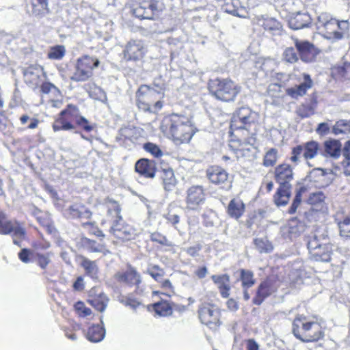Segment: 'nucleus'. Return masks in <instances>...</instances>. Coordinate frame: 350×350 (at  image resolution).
<instances>
[{
  "mask_svg": "<svg viewBox=\"0 0 350 350\" xmlns=\"http://www.w3.org/2000/svg\"><path fill=\"white\" fill-rule=\"evenodd\" d=\"M161 129L164 133L180 143L189 142L195 133L188 117L174 113L163 120Z\"/></svg>",
  "mask_w": 350,
  "mask_h": 350,
  "instance_id": "obj_1",
  "label": "nucleus"
},
{
  "mask_svg": "<svg viewBox=\"0 0 350 350\" xmlns=\"http://www.w3.org/2000/svg\"><path fill=\"white\" fill-rule=\"evenodd\" d=\"M306 242L312 260L321 262L330 261L332 247L325 229H317L306 237Z\"/></svg>",
  "mask_w": 350,
  "mask_h": 350,
  "instance_id": "obj_2",
  "label": "nucleus"
},
{
  "mask_svg": "<svg viewBox=\"0 0 350 350\" xmlns=\"http://www.w3.org/2000/svg\"><path fill=\"white\" fill-rule=\"evenodd\" d=\"M275 179L280 187L273 196V202L277 206H286L291 196V181L293 179V168L289 164L283 163L275 169Z\"/></svg>",
  "mask_w": 350,
  "mask_h": 350,
  "instance_id": "obj_3",
  "label": "nucleus"
},
{
  "mask_svg": "<svg viewBox=\"0 0 350 350\" xmlns=\"http://www.w3.org/2000/svg\"><path fill=\"white\" fill-rule=\"evenodd\" d=\"M293 333L304 342H315L322 338L324 332L316 321H309L304 315H297L293 323Z\"/></svg>",
  "mask_w": 350,
  "mask_h": 350,
  "instance_id": "obj_4",
  "label": "nucleus"
},
{
  "mask_svg": "<svg viewBox=\"0 0 350 350\" xmlns=\"http://www.w3.org/2000/svg\"><path fill=\"white\" fill-rule=\"evenodd\" d=\"M210 94L223 102L234 101L240 93L241 88L230 79L217 78L208 83Z\"/></svg>",
  "mask_w": 350,
  "mask_h": 350,
  "instance_id": "obj_5",
  "label": "nucleus"
},
{
  "mask_svg": "<svg viewBox=\"0 0 350 350\" xmlns=\"http://www.w3.org/2000/svg\"><path fill=\"white\" fill-rule=\"evenodd\" d=\"M121 208L117 202H111V207L108 210V215L111 217L110 232L118 239L128 241L135 238L137 230L131 226L126 224L120 215Z\"/></svg>",
  "mask_w": 350,
  "mask_h": 350,
  "instance_id": "obj_6",
  "label": "nucleus"
},
{
  "mask_svg": "<svg viewBox=\"0 0 350 350\" xmlns=\"http://www.w3.org/2000/svg\"><path fill=\"white\" fill-rule=\"evenodd\" d=\"M135 96L137 107L145 112L156 113L163 107V103L157 100L159 93L147 85H141Z\"/></svg>",
  "mask_w": 350,
  "mask_h": 350,
  "instance_id": "obj_7",
  "label": "nucleus"
},
{
  "mask_svg": "<svg viewBox=\"0 0 350 350\" xmlns=\"http://www.w3.org/2000/svg\"><path fill=\"white\" fill-rule=\"evenodd\" d=\"M100 64V61L90 55H83L77 59L75 64V70L70 79L76 82L88 81L93 75V70Z\"/></svg>",
  "mask_w": 350,
  "mask_h": 350,
  "instance_id": "obj_8",
  "label": "nucleus"
},
{
  "mask_svg": "<svg viewBox=\"0 0 350 350\" xmlns=\"http://www.w3.org/2000/svg\"><path fill=\"white\" fill-rule=\"evenodd\" d=\"M258 120V114L247 107L239 108L232 118L230 129L239 131L245 129L248 131L252 124Z\"/></svg>",
  "mask_w": 350,
  "mask_h": 350,
  "instance_id": "obj_9",
  "label": "nucleus"
},
{
  "mask_svg": "<svg viewBox=\"0 0 350 350\" xmlns=\"http://www.w3.org/2000/svg\"><path fill=\"white\" fill-rule=\"evenodd\" d=\"M200 322L211 329H216L221 325L220 312L214 305L204 303L198 310Z\"/></svg>",
  "mask_w": 350,
  "mask_h": 350,
  "instance_id": "obj_10",
  "label": "nucleus"
},
{
  "mask_svg": "<svg viewBox=\"0 0 350 350\" xmlns=\"http://www.w3.org/2000/svg\"><path fill=\"white\" fill-rule=\"evenodd\" d=\"M159 2L156 0H139L131 11L133 14L140 19L153 20L161 10L159 8Z\"/></svg>",
  "mask_w": 350,
  "mask_h": 350,
  "instance_id": "obj_11",
  "label": "nucleus"
},
{
  "mask_svg": "<svg viewBox=\"0 0 350 350\" xmlns=\"http://www.w3.org/2000/svg\"><path fill=\"white\" fill-rule=\"evenodd\" d=\"M206 200L205 189L202 185H192L186 191L185 203L187 208L198 211Z\"/></svg>",
  "mask_w": 350,
  "mask_h": 350,
  "instance_id": "obj_12",
  "label": "nucleus"
},
{
  "mask_svg": "<svg viewBox=\"0 0 350 350\" xmlns=\"http://www.w3.org/2000/svg\"><path fill=\"white\" fill-rule=\"evenodd\" d=\"M293 42L302 62L312 63L316 60L317 55L320 53V50L312 42L299 38H293Z\"/></svg>",
  "mask_w": 350,
  "mask_h": 350,
  "instance_id": "obj_13",
  "label": "nucleus"
},
{
  "mask_svg": "<svg viewBox=\"0 0 350 350\" xmlns=\"http://www.w3.org/2000/svg\"><path fill=\"white\" fill-rule=\"evenodd\" d=\"M146 49L141 40L129 41L123 51L124 58L126 61H139L144 57Z\"/></svg>",
  "mask_w": 350,
  "mask_h": 350,
  "instance_id": "obj_14",
  "label": "nucleus"
},
{
  "mask_svg": "<svg viewBox=\"0 0 350 350\" xmlns=\"http://www.w3.org/2000/svg\"><path fill=\"white\" fill-rule=\"evenodd\" d=\"M206 176L211 183L218 185L221 188L229 189L230 187L228 172L219 166L208 167L206 170Z\"/></svg>",
  "mask_w": 350,
  "mask_h": 350,
  "instance_id": "obj_15",
  "label": "nucleus"
},
{
  "mask_svg": "<svg viewBox=\"0 0 350 350\" xmlns=\"http://www.w3.org/2000/svg\"><path fill=\"white\" fill-rule=\"evenodd\" d=\"M25 83L31 88H37L42 81L43 69L40 66H29L24 70Z\"/></svg>",
  "mask_w": 350,
  "mask_h": 350,
  "instance_id": "obj_16",
  "label": "nucleus"
},
{
  "mask_svg": "<svg viewBox=\"0 0 350 350\" xmlns=\"http://www.w3.org/2000/svg\"><path fill=\"white\" fill-rule=\"evenodd\" d=\"M276 291L273 281L267 278L262 281L258 287L256 295L253 299V303L255 305H260L265 298L271 295Z\"/></svg>",
  "mask_w": 350,
  "mask_h": 350,
  "instance_id": "obj_17",
  "label": "nucleus"
},
{
  "mask_svg": "<svg viewBox=\"0 0 350 350\" xmlns=\"http://www.w3.org/2000/svg\"><path fill=\"white\" fill-rule=\"evenodd\" d=\"M303 82L286 90L287 95L293 98L297 99L306 94L307 91L312 87L313 81L308 74H303Z\"/></svg>",
  "mask_w": 350,
  "mask_h": 350,
  "instance_id": "obj_18",
  "label": "nucleus"
},
{
  "mask_svg": "<svg viewBox=\"0 0 350 350\" xmlns=\"http://www.w3.org/2000/svg\"><path fill=\"white\" fill-rule=\"evenodd\" d=\"M135 171L140 175L153 178L156 174V163L154 161L148 159H140L135 163Z\"/></svg>",
  "mask_w": 350,
  "mask_h": 350,
  "instance_id": "obj_19",
  "label": "nucleus"
},
{
  "mask_svg": "<svg viewBox=\"0 0 350 350\" xmlns=\"http://www.w3.org/2000/svg\"><path fill=\"white\" fill-rule=\"evenodd\" d=\"M78 109L74 105H68L66 109L62 111L61 116L75 117V123L85 131H91L93 126L90 124L89 121L83 116H77Z\"/></svg>",
  "mask_w": 350,
  "mask_h": 350,
  "instance_id": "obj_20",
  "label": "nucleus"
},
{
  "mask_svg": "<svg viewBox=\"0 0 350 350\" xmlns=\"http://www.w3.org/2000/svg\"><path fill=\"white\" fill-rule=\"evenodd\" d=\"M116 278L119 282L126 283L130 286L135 285L137 286L142 282L139 273L131 266L124 272L117 273Z\"/></svg>",
  "mask_w": 350,
  "mask_h": 350,
  "instance_id": "obj_21",
  "label": "nucleus"
},
{
  "mask_svg": "<svg viewBox=\"0 0 350 350\" xmlns=\"http://www.w3.org/2000/svg\"><path fill=\"white\" fill-rule=\"evenodd\" d=\"M311 22V18L308 13L306 12H296L288 19V26L291 29L298 30L306 27Z\"/></svg>",
  "mask_w": 350,
  "mask_h": 350,
  "instance_id": "obj_22",
  "label": "nucleus"
},
{
  "mask_svg": "<svg viewBox=\"0 0 350 350\" xmlns=\"http://www.w3.org/2000/svg\"><path fill=\"white\" fill-rule=\"evenodd\" d=\"M332 30L327 31L326 38L332 39L334 40H339L342 39L347 34V31L349 29V23L347 21H338L336 20V23L332 25Z\"/></svg>",
  "mask_w": 350,
  "mask_h": 350,
  "instance_id": "obj_23",
  "label": "nucleus"
},
{
  "mask_svg": "<svg viewBox=\"0 0 350 350\" xmlns=\"http://www.w3.org/2000/svg\"><path fill=\"white\" fill-rule=\"evenodd\" d=\"M213 282L217 285L222 297L227 298L230 295V276L228 274L213 275Z\"/></svg>",
  "mask_w": 350,
  "mask_h": 350,
  "instance_id": "obj_24",
  "label": "nucleus"
},
{
  "mask_svg": "<svg viewBox=\"0 0 350 350\" xmlns=\"http://www.w3.org/2000/svg\"><path fill=\"white\" fill-rule=\"evenodd\" d=\"M103 317L100 318L102 325H93L89 327L86 337L88 340L92 342H98L103 340L105 336V329L103 327Z\"/></svg>",
  "mask_w": 350,
  "mask_h": 350,
  "instance_id": "obj_25",
  "label": "nucleus"
},
{
  "mask_svg": "<svg viewBox=\"0 0 350 350\" xmlns=\"http://www.w3.org/2000/svg\"><path fill=\"white\" fill-rule=\"evenodd\" d=\"M342 145L338 140L333 139L324 142L323 150L321 154L325 157H330L333 159H338L341 154Z\"/></svg>",
  "mask_w": 350,
  "mask_h": 350,
  "instance_id": "obj_26",
  "label": "nucleus"
},
{
  "mask_svg": "<svg viewBox=\"0 0 350 350\" xmlns=\"http://www.w3.org/2000/svg\"><path fill=\"white\" fill-rule=\"evenodd\" d=\"M160 178L162 179L163 187L166 191L174 190L177 181L172 169H163L160 172Z\"/></svg>",
  "mask_w": 350,
  "mask_h": 350,
  "instance_id": "obj_27",
  "label": "nucleus"
},
{
  "mask_svg": "<svg viewBox=\"0 0 350 350\" xmlns=\"http://www.w3.org/2000/svg\"><path fill=\"white\" fill-rule=\"evenodd\" d=\"M335 173L332 169L329 168H314L310 173V178H319V180H314V181H319L322 179H325L326 185L331 183L334 178Z\"/></svg>",
  "mask_w": 350,
  "mask_h": 350,
  "instance_id": "obj_28",
  "label": "nucleus"
},
{
  "mask_svg": "<svg viewBox=\"0 0 350 350\" xmlns=\"http://www.w3.org/2000/svg\"><path fill=\"white\" fill-rule=\"evenodd\" d=\"M245 205L239 198H233L230 200L227 213L228 215L234 219H239L244 213Z\"/></svg>",
  "mask_w": 350,
  "mask_h": 350,
  "instance_id": "obj_29",
  "label": "nucleus"
},
{
  "mask_svg": "<svg viewBox=\"0 0 350 350\" xmlns=\"http://www.w3.org/2000/svg\"><path fill=\"white\" fill-rule=\"evenodd\" d=\"M303 149V157L306 161L315 157L321 150L319 144L315 141H310L300 145Z\"/></svg>",
  "mask_w": 350,
  "mask_h": 350,
  "instance_id": "obj_30",
  "label": "nucleus"
},
{
  "mask_svg": "<svg viewBox=\"0 0 350 350\" xmlns=\"http://www.w3.org/2000/svg\"><path fill=\"white\" fill-rule=\"evenodd\" d=\"M68 213L72 218L86 219L91 218L92 212L85 206L81 204L71 205L68 209Z\"/></svg>",
  "mask_w": 350,
  "mask_h": 350,
  "instance_id": "obj_31",
  "label": "nucleus"
},
{
  "mask_svg": "<svg viewBox=\"0 0 350 350\" xmlns=\"http://www.w3.org/2000/svg\"><path fill=\"white\" fill-rule=\"evenodd\" d=\"M81 265L84 269L86 275L89 276L94 280H98V267L96 261L83 257Z\"/></svg>",
  "mask_w": 350,
  "mask_h": 350,
  "instance_id": "obj_32",
  "label": "nucleus"
},
{
  "mask_svg": "<svg viewBox=\"0 0 350 350\" xmlns=\"http://www.w3.org/2000/svg\"><path fill=\"white\" fill-rule=\"evenodd\" d=\"M32 14L36 17H43L49 12L48 0H31Z\"/></svg>",
  "mask_w": 350,
  "mask_h": 350,
  "instance_id": "obj_33",
  "label": "nucleus"
},
{
  "mask_svg": "<svg viewBox=\"0 0 350 350\" xmlns=\"http://www.w3.org/2000/svg\"><path fill=\"white\" fill-rule=\"evenodd\" d=\"M153 308L157 314L160 317H167L172 314V304L167 301H161L154 304Z\"/></svg>",
  "mask_w": 350,
  "mask_h": 350,
  "instance_id": "obj_34",
  "label": "nucleus"
},
{
  "mask_svg": "<svg viewBox=\"0 0 350 350\" xmlns=\"http://www.w3.org/2000/svg\"><path fill=\"white\" fill-rule=\"evenodd\" d=\"M108 301V298L103 293L88 299L90 304L100 312H103L105 310Z\"/></svg>",
  "mask_w": 350,
  "mask_h": 350,
  "instance_id": "obj_35",
  "label": "nucleus"
},
{
  "mask_svg": "<svg viewBox=\"0 0 350 350\" xmlns=\"http://www.w3.org/2000/svg\"><path fill=\"white\" fill-rule=\"evenodd\" d=\"M306 191V189L305 187L301 186L299 189H296L295 197L293 200V202L288 208L287 213L290 215L295 214L299 206L301 204L302 201V194Z\"/></svg>",
  "mask_w": 350,
  "mask_h": 350,
  "instance_id": "obj_36",
  "label": "nucleus"
},
{
  "mask_svg": "<svg viewBox=\"0 0 350 350\" xmlns=\"http://www.w3.org/2000/svg\"><path fill=\"white\" fill-rule=\"evenodd\" d=\"M317 25L319 28L324 27L326 29V33L327 31L332 30V25L336 23V20L332 18V16L327 13H321L318 16Z\"/></svg>",
  "mask_w": 350,
  "mask_h": 350,
  "instance_id": "obj_37",
  "label": "nucleus"
},
{
  "mask_svg": "<svg viewBox=\"0 0 350 350\" xmlns=\"http://www.w3.org/2000/svg\"><path fill=\"white\" fill-rule=\"evenodd\" d=\"M51 252H47L45 254L34 252V254H32V261L36 262L41 269H45L51 262Z\"/></svg>",
  "mask_w": 350,
  "mask_h": 350,
  "instance_id": "obj_38",
  "label": "nucleus"
},
{
  "mask_svg": "<svg viewBox=\"0 0 350 350\" xmlns=\"http://www.w3.org/2000/svg\"><path fill=\"white\" fill-rule=\"evenodd\" d=\"M339 228V234L345 239H350V217L346 216L342 219H336Z\"/></svg>",
  "mask_w": 350,
  "mask_h": 350,
  "instance_id": "obj_39",
  "label": "nucleus"
},
{
  "mask_svg": "<svg viewBox=\"0 0 350 350\" xmlns=\"http://www.w3.org/2000/svg\"><path fill=\"white\" fill-rule=\"evenodd\" d=\"M256 249L260 253H269L273 247L271 243L267 238H257L254 240Z\"/></svg>",
  "mask_w": 350,
  "mask_h": 350,
  "instance_id": "obj_40",
  "label": "nucleus"
},
{
  "mask_svg": "<svg viewBox=\"0 0 350 350\" xmlns=\"http://www.w3.org/2000/svg\"><path fill=\"white\" fill-rule=\"evenodd\" d=\"M240 280L243 288H250L255 284L254 273L249 270L241 269Z\"/></svg>",
  "mask_w": 350,
  "mask_h": 350,
  "instance_id": "obj_41",
  "label": "nucleus"
},
{
  "mask_svg": "<svg viewBox=\"0 0 350 350\" xmlns=\"http://www.w3.org/2000/svg\"><path fill=\"white\" fill-rule=\"evenodd\" d=\"M315 105L302 104L296 110L297 114L301 118H308L314 113Z\"/></svg>",
  "mask_w": 350,
  "mask_h": 350,
  "instance_id": "obj_42",
  "label": "nucleus"
},
{
  "mask_svg": "<svg viewBox=\"0 0 350 350\" xmlns=\"http://www.w3.org/2000/svg\"><path fill=\"white\" fill-rule=\"evenodd\" d=\"M299 58L296 48L288 47L283 53V59L290 64H295L298 62Z\"/></svg>",
  "mask_w": 350,
  "mask_h": 350,
  "instance_id": "obj_43",
  "label": "nucleus"
},
{
  "mask_svg": "<svg viewBox=\"0 0 350 350\" xmlns=\"http://www.w3.org/2000/svg\"><path fill=\"white\" fill-rule=\"evenodd\" d=\"M83 243L90 252H99L105 254V247L102 245L97 243L95 241L85 238L83 240Z\"/></svg>",
  "mask_w": 350,
  "mask_h": 350,
  "instance_id": "obj_44",
  "label": "nucleus"
},
{
  "mask_svg": "<svg viewBox=\"0 0 350 350\" xmlns=\"http://www.w3.org/2000/svg\"><path fill=\"white\" fill-rule=\"evenodd\" d=\"M14 224L11 221H8L3 213H0V234H8L13 230Z\"/></svg>",
  "mask_w": 350,
  "mask_h": 350,
  "instance_id": "obj_45",
  "label": "nucleus"
},
{
  "mask_svg": "<svg viewBox=\"0 0 350 350\" xmlns=\"http://www.w3.org/2000/svg\"><path fill=\"white\" fill-rule=\"evenodd\" d=\"M147 273L158 282L165 274L164 270L157 265H150L147 269Z\"/></svg>",
  "mask_w": 350,
  "mask_h": 350,
  "instance_id": "obj_46",
  "label": "nucleus"
},
{
  "mask_svg": "<svg viewBox=\"0 0 350 350\" xmlns=\"http://www.w3.org/2000/svg\"><path fill=\"white\" fill-rule=\"evenodd\" d=\"M349 131H350V125L344 120L336 122L332 128V132L335 135L343 134Z\"/></svg>",
  "mask_w": 350,
  "mask_h": 350,
  "instance_id": "obj_47",
  "label": "nucleus"
},
{
  "mask_svg": "<svg viewBox=\"0 0 350 350\" xmlns=\"http://www.w3.org/2000/svg\"><path fill=\"white\" fill-rule=\"evenodd\" d=\"M66 49L62 45H57L52 47L48 53V57L51 59H61L65 55Z\"/></svg>",
  "mask_w": 350,
  "mask_h": 350,
  "instance_id": "obj_48",
  "label": "nucleus"
},
{
  "mask_svg": "<svg viewBox=\"0 0 350 350\" xmlns=\"http://www.w3.org/2000/svg\"><path fill=\"white\" fill-rule=\"evenodd\" d=\"M278 151L275 148H271L267 152L263 160V165L266 167L273 166L277 161Z\"/></svg>",
  "mask_w": 350,
  "mask_h": 350,
  "instance_id": "obj_49",
  "label": "nucleus"
},
{
  "mask_svg": "<svg viewBox=\"0 0 350 350\" xmlns=\"http://www.w3.org/2000/svg\"><path fill=\"white\" fill-rule=\"evenodd\" d=\"M150 240L162 245L172 247L173 243L167 237L159 232H153L150 235Z\"/></svg>",
  "mask_w": 350,
  "mask_h": 350,
  "instance_id": "obj_50",
  "label": "nucleus"
},
{
  "mask_svg": "<svg viewBox=\"0 0 350 350\" xmlns=\"http://www.w3.org/2000/svg\"><path fill=\"white\" fill-rule=\"evenodd\" d=\"M262 25L265 30L270 31L280 30L281 28L280 23L273 18L265 19Z\"/></svg>",
  "mask_w": 350,
  "mask_h": 350,
  "instance_id": "obj_51",
  "label": "nucleus"
},
{
  "mask_svg": "<svg viewBox=\"0 0 350 350\" xmlns=\"http://www.w3.org/2000/svg\"><path fill=\"white\" fill-rule=\"evenodd\" d=\"M53 128L55 131L60 130L68 131L74 129V126L70 122L59 118L53 124Z\"/></svg>",
  "mask_w": 350,
  "mask_h": 350,
  "instance_id": "obj_52",
  "label": "nucleus"
},
{
  "mask_svg": "<svg viewBox=\"0 0 350 350\" xmlns=\"http://www.w3.org/2000/svg\"><path fill=\"white\" fill-rule=\"evenodd\" d=\"M303 153V149L300 145L294 147L292 149V155L290 157V161L294 163L295 165H297L299 163H300L301 159H304Z\"/></svg>",
  "mask_w": 350,
  "mask_h": 350,
  "instance_id": "obj_53",
  "label": "nucleus"
},
{
  "mask_svg": "<svg viewBox=\"0 0 350 350\" xmlns=\"http://www.w3.org/2000/svg\"><path fill=\"white\" fill-rule=\"evenodd\" d=\"M144 148L155 157L158 158L163 155V152L159 147L153 143L148 142L144 144Z\"/></svg>",
  "mask_w": 350,
  "mask_h": 350,
  "instance_id": "obj_54",
  "label": "nucleus"
},
{
  "mask_svg": "<svg viewBox=\"0 0 350 350\" xmlns=\"http://www.w3.org/2000/svg\"><path fill=\"white\" fill-rule=\"evenodd\" d=\"M75 309L80 317H86L92 314V310L87 308L81 301H78L75 304Z\"/></svg>",
  "mask_w": 350,
  "mask_h": 350,
  "instance_id": "obj_55",
  "label": "nucleus"
},
{
  "mask_svg": "<svg viewBox=\"0 0 350 350\" xmlns=\"http://www.w3.org/2000/svg\"><path fill=\"white\" fill-rule=\"evenodd\" d=\"M41 91L44 94H49L52 92L55 96L60 94L59 89L55 86L53 83L46 82L44 83L41 85Z\"/></svg>",
  "mask_w": 350,
  "mask_h": 350,
  "instance_id": "obj_56",
  "label": "nucleus"
},
{
  "mask_svg": "<svg viewBox=\"0 0 350 350\" xmlns=\"http://www.w3.org/2000/svg\"><path fill=\"white\" fill-rule=\"evenodd\" d=\"M34 252H31L29 250L24 248L18 253L19 259L25 263H28L32 260V254Z\"/></svg>",
  "mask_w": 350,
  "mask_h": 350,
  "instance_id": "obj_57",
  "label": "nucleus"
},
{
  "mask_svg": "<svg viewBox=\"0 0 350 350\" xmlns=\"http://www.w3.org/2000/svg\"><path fill=\"white\" fill-rule=\"evenodd\" d=\"M165 217L167 221V223L170 224L174 228L178 230L177 225L180 222V216L178 215L172 213H168L165 216Z\"/></svg>",
  "mask_w": 350,
  "mask_h": 350,
  "instance_id": "obj_58",
  "label": "nucleus"
},
{
  "mask_svg": "<svg viewBox=\"0 0 350 350\" xmlns=\"http://www.w3.org/2000/svg\"><path fill=\"white\" fill-rule=\"evenodd\" d=\"M325 196L322 192L313 193L310 194L309 201L311 204H317L324 200Z\"/></svg>",
  "mask_w": 350,
  "mask_h": 350,
  "instance_id": "obj_59",
  "label": "nucleus"
},
{
  "mask_svg": "<svg viewBox=\"0 0 350 350\" xmlns=\"http://www.w3.org/2000/svg\"><path fill=\"white\" fill-rule=\"evenodd\" d=\"M12 232H13V237L18 239H23L25 234V230L18 224L16 226L14 225L13 230Z\"/></svg>",
  "mask_w": 350,
  "mask_h": 350,
  "instance_id": "obj_60",
  "label": "nucleus"
},
{
  "mask_svg": "<svg viewBox=\"0 0 350 350\" xmlns=\"http://www.w3.org/2000/svg\"><path fill=\"white\" fill-rule=\"evenodd\" d=\"M122 303H123L125 306H129L133 309H136L140 304V303L137 301L136 299L130 297H127L125 299H122Z\"/></svg>",
  "mask_w": 350,
  "mask_h": 350,
  "instance_id": "obj_61",
  "label": "nucleus"
},
{
  "mask_svg": "<svg viewBox=\"0 0 350 350\" xmlns=\"http://www.w3.org/2000/svg\"><path fill=\"white\" fill-rule=\"evenodd\" d=\"M201 250V247L199 245L191 246L186 249L187 254L192 257L198 256L199 252Z\"/></svg>",
  "mask_w": 350,
  "mask_h": 350,
  "instance_id": "obj_62",
  "label": "nucleus"
},
{
  "mask_svg": "<svg viewBox=\"0 0 350 350\" xmlns=\"http://www.w3.org/2000/svg\"><path fill=\"white\" fill-rule=\"evenodd\" d=\"M258 345L254 339H249L247 341V350H258Z\"/></svg>",
  "mask_w": 350,
  "mask_h": 350,
  "instance_id": "obj_63",
  "label": "nucleus"
},
{
  "mask_svg": "<svg viewBox=\"0 0 350 350\" xmlns=\"http://www.w3.org/2000/svg\"><path fill=\"white\" fill-rule=\"evenodd\" d=\"M344 173L346 176H350V157L345 159L342 161Z\"/></svg>",
  "mask_w": 350,
  "mask_h": 350,
  "instance_id": "obj_64",
  "label": "nucleus"
}]
</instances>
